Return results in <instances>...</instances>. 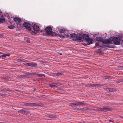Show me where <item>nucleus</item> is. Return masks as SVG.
<instances>
[{"label":"nucleus","mask_w":123,"mask_h":123,"mask_svg":"<svg viewBox=\"0 0 123 123\" xmlns=\"http://www.w3.org/2000/svg\"><path fill=\"white\" fill-rule=\"evenodd\" d=\"M52 28L50 27H47L45 29L46 34L48 35L52 36L54 35V33L52 31Z\"/></svg>","instance_id":"1"},{"label":"nucleus","mask_w":123,"mask_h":123,"mask_svg":"<svg viewBox=\"0 0 123 123\" xmlns=\"http://www.w3.org/2000/svg\"><path fill=\"white\" fill-rule=\"evenodd\" d=\"M32 26L34 30L36 31L37 32H38L39 33H40V32L41 33L43 32V31L40 30L39 26L37 24H34Z\"/></svg>","instance_id":"2"},{"label":"nucleus","mask_w":123,"mask_h":123,"mask_svg":"<svg viewBox=\"0 0 123 123\" xmlns=\"http://www.w3.org/2000/svg\"><path fill=\"white\" fill-rule=\"evenodd\" d=\"M66 35L68 36H70L71 37L73 38H76L77 41L78 40H81L82 39L81 37H79L75 33H72V34H68Z\"/></svg>","instance_id":"3"},{"label":"nucleus","mask_w":123,"mask_h":123,"mask_svg":"<svg viewBox=\"0 0 123 123\" xmlns=\"http://www.w3.org/2000/svg\"><path fill=\"white\" fill-rule=\"evenodd\" d=\"M115 41L113 42L114 44L116 45H118L120 44V38L119 37H114Z\"/></svg>","instance_id":"4"},{"label":"nucleus","mask_w":123,"mask_h":123,"mask_svg":"<svg viewBox=\"0 0 123 123\" xmlns=\"http://www.w3.org/2000/svg\"><path fill=\"white\" fill-rule=\"evenodd\" d=\"M99 110L100 111H103L105 112L111 111V109L108 106H104L102 108H99Z\"/></svg>","instance_id":"5"},{"label":"nucleus","mask_w":123,"mask_h":123,"mask_svg":"<svg viewBox=\"0 0 123 123\" xmlns=\"http://www.w3.org/2000/svg\"><path fill=\"white\" fill-rule=\"evenodd\" d=\"M102 42L103 44H108L111 43V41L107 39H104L102 40Z\"/></svg>","instance_id":"6"},{"label":"nucleus","mask_w":123,"mask_h":123,"mask_svg":"<svg viewBox=\"0 0 123 123\" xmlns=\"http://www.w3.org/2000/svg\"><path fill=\"white\" fill-rule=\"evenodd\" d=\"M49 85L51 87H54L59 86L60 85L59 83H53L49 84Z\"/></svg>","instance_id":"7"},{"label":"nucleus","mask_w":123,"mask_h":123,"mask_svg":"<svg viewBox=\"0 0 123 123\" xmlns=\"http://www.w3.org/2000/svg\"><path fill=\"white\" fill-rule=\"evenodd\" d=\"M86 42L87 43V45H89L92 43V39H91L90 38H89H89L86 39Z\"/></svg>","instance_id":"8"},{"label":"nucleus","mask_w":123,"mask_h":123,"mask_svg":"<svg viewBox=\"0 0 123 123\" xmlns=\"http://www.w3.org/2000/svg\"><path fill=\"white\" fill-rule=\"evenodd\" d=\"M23 25L25 28L27 29L30 27V24L26 22H24L23 24Z\"/></svg>","instance_id":"9"},{"label":"nucleus","mask_w":123,"mask_h":123,"mask_svg":"<svg viewBox=\"0 0 123 123\" xmlns=\"http://www.w3.org/2000/svg\"><path fill=\"white\" fill-rule=\"evenodd\" d=\"M29 107H32L34 106H40V105L38 103H29Z\"/></svg>","instance_id":"10"},{"label":"nucleus","mask_w":123,"mask_h":123,"mask_svg":"<svg viewBox=\"0 0 123 123\" xmlns=\"http://www.w3.org/2000/svg\"><path fill=\"white\" fill-rule=\"evenodd\" d=\"M85 105V103L82 102H75V104H74L75 105L74 107H76V106L81 105Z\"/></svg>","instance_id":"11"},{"label":"nucleus","mask_w":123,"mask_h":123,"mask_svg":"<svg viewBox=\"0 0 123 123\" xmlns=\"http://www.w3.org/2000/svg\"><path fill=\"white\" fill-rule=\"evenodd\" d=\"M13 20L16 23L18 22V23H20L21 22L20 19L17 17L14 18L13 19Z\"/></svg>","instance_id":"12"},{"label":"nucleus","mask_w":123,"mask_h":123,"mask_svg":"<svg viewBox=\"0 0 123 123\" xmlns=\"http://www.w3.org/2000/svg\"><path fill=\"white\" fill-rule=\"evenodd\" d=\"M10 55V53H4L3 55L0 56V57H2L3 58H5L6 56H9Z\"/></svg>","instance_id":"13"},{"label":"nucleus","mask_w":123,"mask_h":123,"mask_svg":"<svg viewBox=\"0 0 123 123\" xmlns=\"http://www.w3.org/2000/svg\"><path fill=\"white\" fill-rule=\"evenodd\" d=\"M24 114H28L30 113L29 110L27 108H25L23 109Z\"/></svg>","instance_id":"14"},{"label":"nucleus","mask_w":123,"mask_h":123,"mask_svg":"<svg viewBox=\"0 0 123 123\" xmlns=\"http://www.w3.org/2000/svg\"><path fill=\"white\" fill-rule=\"evenodd\" d=\"M82 37L84 39H85L86 40L88 38H89V37L88 35L84 34L83 35Z\"/></svg>","instance_id":"15"},{"label":"nucleus","mask_w":123,"mask_h":123,"mask_svg":"<svg viewBox=\"0 0 123 123\" xmlns=\"http://www.w3.org/2000/svg\"><path fill=\"white\" fill-rule=\"evenodd\" d=\"M62 74V73L59 72L57 73H53V76H58L61 75Z\"/></svg>","instance_id":"16"},{"label":"nucleus","mask_w":123,"mask_h":123,"mask_svg":"<svg viewBox=\"0 0 123 123\" xmlns=\"http://www.w3.org/2000/svg\"><path fill=\"white\" fill-rule=\"evenodd\" d=\"M2 78L5 80L10 81V77H3Z\"/></svg>","instance_id":"17"},{"label":"nucleus","mask_w":123,"mask_h":123,"mask_svg":"<svg viewBox=\"0 0 123 123\" xmlns=\"http://www.w3.org/2000/svg\"><path fill=\"white\" fill-rule=\"evenodd\" d=\"M31 67H33L35 68H37V63L33 62H31Z\"/></svg>","instance_id":"18"},{"label":"nucleus","mask_w":123,"mask_h":123,"mask_svg":"<svg viewBox=\"0 0 123 123\" xmlns=\"http://www.w3.org/2000/svg\"><path fill=\"white\" fill-rule=\"evenodd\" d=\"M5 21V19L3 17H0V23H3Z\"/></svg>","instance_id":"19"},{"label":"nucleus","mask_w":123,"mask_h":123,"mask_svg":"<svg viewBox=\"0 0 123 123\" xmlns=\"http://www.w3.org/2000/svg\"><path fill=\"white\" fill-rule=\"evenodd\" d=\"M7 27L9 29H13L15 27V26L14 25H10L8 26Z\"/></svg>","instance_id":"20"},{"label":"nucleus","mask_w":123,"mask_h":123,"mask_svg":"<svg viewBox=\"0 0 123 123\" xmlns=\"http://www.w3.org/2000/svg\"><path fill=\"white\" fill-rule=\"evenodd\" d=\"M96 40L97 41L101 42L102 41V39L100 37H96Z\"/></svg>","instance_id":"21"},{"label":"nucleus","mask_w":123,"mask_h":123,"mask_svg":"<svg viewBox=\"0 0 123 123\" xmlns=\"http://www.w3.org/2000/svg\"><path fill=\"white\" fill-rule=\"evenodd\" d=\"M109 92H114L116 91V90L113 88H110Z\"/></svg>","instance_id":"22"},{"label":"nucleus","mask_w":123,"mask_h":123,"mask_svg":"<svg viewBox=\"0 0 123 123\" xmlns=\"http://www.w3.org/2000/svg\"><path fill=\"white\" fill-rule=\"evenodd\" d=\"M36 74L38 76H39L40 77H42V76H45V75L44 74H41L39 73H37Z\"/></svg>","instance_id":"23"},{"label":"nucleus","mask_w":123,"mask_h":123,"mask_svg":"<svg viewBox=\"0 0 123 123\" xmlns=\"http://www.w3.org/2000/svg\"><path fill=\"white\" fill-rule=\"evenodd\" d=\"M29 103H25L24 104V105L25 106H27L29 107Z\"/></svg>","instance_id":"24"},{"label":"nucleus","mask_w":123,"mask_h":123,"mask_svg":"<svg viewBox=\"0 0 123 123\" xmlns=\"http://www.w3.org/2000/svg\"><path fill=\"white\" fill-rule=\"evenodd\" d=\"M25 40L28 43H29L30 42V40L29 38H25Z\"/></svg>","instance_id":"25"},{"label":"nucleus","mask_w":123,"mask_h":123,"mask_svg":"<svg viewBox=\"0 0 123 123\" xmlns=\"http://www.w3.org/2000/svg\"><path fill=\"white\" fill-rule=\"evenodd\" d=\"M65 31L64 30L61 29L60 30V32L61 33H64Z\"/></svg>","instance_id":"26"},{"label":"nucleus","mask_w":123,"mask_h":123,"mask_svg":"<svg viewBox=\"0 0 123 123\" xmlns=\"http://www.w3.org/2000/svg\"><path fill=\"white\" fill-rule=\"evenodd\" d=\"M95 87H98L102 86V85L100 84H95Z\"/></svg>","instance_id":"27"},{"label":"nucleus","mask_w":123,"mask_h":123,"mask_svg":"<svg viewBox=\"0 0 123 123\" xmlns=\"http://www.w3.org/2000/svg\"><path fill=\"white\" fill-rule=\"evenodd\" d=\"M19 112L20 113L24 114L23 109H21L19 111Z\"/></svg>","instance_id":"28"},{"label":"nucleus","mask_w":123,"mask_h":123,"mask_svg":"<svg viewBox=\"0 0 123 123\" xmlns=\"http://www.w3.org/2000/svg\"><path fill=\"white\" fill-rule=\"evenodd\" d=\"M31 33L33 35H35L36 34V33L34 31H32L31 32Z\"/></svg>","instance_id":"29"},{"label":"nucleus","mask_w":123,"mask_h":123,"mask_svg":"<svg viewBox=\"0 0 123 123\" xmlns=\"http://www.w3.org/2000/svg\"><path fill=\"white\" fill-rule=\"evenodd\" d=\"M40 79L38 78H37L35 79H33V80L34 81H38L40 80Z\"/></svg>","instance_id":"30"},{"label":"nucleus","mask_w":123,"mask_h":123,"mask_svg":"<svg viewBox=\"0 0 123 123\" xmlns=\"http://www.w3.org/2000/svg\"><path fill=\"white\" fill-rule=\"evenodd\" d=\"M92 86L93 87H95V84H92L91 85H89L88 86Z\"/></svg>","instance_id":"31"},{"label":"nucleus","mask_w":123,"mask_h":123,"mask_svg":"<svg viewBox=\"0 0 123 123\" xmlns=\"http://www.w3.org/2000/svg\"><path fill=\"white\" fill-rule=\"evenodd\" d=\"M17 61L18 62H21L22 59H18L17 60Z\"/></svg>","instance_id":"32"},{"label":"nucleus","mask_w":123,"mask_h":123,"mask_svg":"<svg viewBox=\"0 0 123 123\" xmlns=\"http://www.w3.org/2000/svg\"><path fill=\"white\" fill-rule=\"evenodd\" d=\"M75 104V103H72L70 104V105L72 106H74V105Z\"/></svg>","instance_id":"33"},{"label":"nucleus","mask_w":123,"mask_h":123,"mask_svg":"<svg viewBox=\"0 0 123 123\" xmlns=\"http://www.w3.org/2000/svg\"><path fill=\"white\" fill-rule=\"evenodd\" d=\"M6 91V90L5 89H2L0 88V91Z\"/></svg>","instance_id":"34"},{"label":"nucleus","mask_w":123,"mask_h":123,"mask_svg":"<svg viewBox=\"0 0 123 123\" xmlns=\"http://www.w3.org/2000/svg\"><path fill=\"white\" fill-rule=\"evenodd\" d=\"M22 61H21V62H25L26 60L24 59H22Z\"/></svg>","instance_id":"35"},{"label":"nucleus","mask_w":123,"mask_h":123,"mask_svg":"<svg viewBox=\"0 0 123 123\" xmlns=\"http://www.w3.org/2000/svg\"><path fill=\"white\" fill-rule=\"evenodd\" d=\"M31 62L30 63H28V66L31 67Z\"/></svg>","instance_id":"36"},{"label":"nucleus","mask_w":123,"mask_h":123,"mask_svg":"<svg viewBox=\"0 0 123 123\" xmlns=\"http://www.w3.org/2000/svg\"><path fill=\"white\" fill-rule=\"evenodd\" d=\"M110 88H107V89H106V91L107 92L109 91V90H110Z\"/></svg>","instance_id":"37"},{"label":"nucleus","mask_w":123,"mask_h":123,"mask_svg":"<svg viewBox=\"0 0 123 123\" xmlns=\"http://www.w3.org/2000/svg\"><path fill=\"white\" fill-rule=\"evenodd\" d=\"M36 72H34V73H31V74H36Z\"/></svg>","instance_id":"38"},{"label":"nucleus","mask_w":123,"mask_h":123,"mask_svg":"<svg viewBox=\"0 0 123 123\" xmlns=\"http://www.w3.org/2000/svg\"><path fill=\"white\" fill-rule=\"evenodd\" d=\"M109 122H113V121L112 120H110L109 121Z\"/></svg>","instance_id":"39"},{"label":"nucleus","mask_w":123,"mask_h":123,"mask_svg":"<svg viewBox=\"0 0 123 123\" xmlns=\"http://www.w3.org/2000/svg\"><path fill=\"white\" fill-rule=\"evenodd\" d=\"M28 63H26V64H24L25 65H26V66H27L28 65Z\"/></svg>","instance_id":"40"},{"label":"nucleus","mask_w":123,"mask_h":123,"mask_svg":"<svg viewBox=\"0 0 123 123\" xmlns=\"http://www.w3.org/2000/svg\"><path fill=\"white\" fill-rule=\"evenodd\" d=\"M108 77L107 76H105V79H108Z\"/></svg>","instance_id":"41"},{"label":"nucleus","mask_w":123,"mask_h":123,"mask_svg":"<svg viewBox=\"0 0 123 123\" xmlns=\"http://www.w3.org/2000/svg\"><path fill=\"white\" fill-rule=\"evenodd\" d=\"M2 14V12L1 11V10H0V15H1Z\"/></svg>","instance_id":"42"},{"label":"nucleus","mask_w":123,"mask_h":123,"mask_svg":"<svg viewBox=\"0 0 123 123\" xmlns=\"http://www.w3.org/2000/svg\"><path fill=\"white\" fill-rule=\"evenodd\" d=\"M59 54H60V55H62V53H59Z\"/></svg>","instance_id":"43"},{"label":"nucleus","mask_w":123,"mask_h":123,"mask_svg":"<svg viewBox=\"0 0 123 123\" xmlns=\"http://www.w3.org/2000/svg\"><path fill=\"white\" fill-rule=\"evenodd\" d=\"M62 37L63 38V37H64V36L63 35H62Z\"/></svg>","instance_id":"44"},{"label":"nucleus","mask_w":123,"mask_h":123,"mask_svg":"<svg viewBox=\"0 0 123 123\" xmlns=\"http://www.w3.org/2000/svg\"><path fill=\"white\" fill-rule=\"evenodd\" d=\"M85 123L84 122H83L80 123Z\"/></svg>","instance_id":"45"},{"label":"nucleus","mask_w":123,"mask_h":123,"mask_svg":"<svg viewBox=\"0 0 123 123\" xmlns=\"http://www.w3.org/2000/svg\"><path fill=\"white\" fill-rule=\"evenodd\" d=\"M1 96V94H0V96Z\"/></svg>","instance_id":"46"},{"label":"nucleus","mask_w":123,"mask_h":123,"mask_svg":"<svg viewBox=\"0 0 123 123\" xmlns=\"http://www.w3.org/2000/svg\"><path fill=\"white\" fill-rule=\"evenodd\" d=\"M97 47H99V46H97Z\"/></svg>","instance_id":"47"},{"label":"nucleus","mask_w":123,"mask_h":123,"mask_svg":"<svg viewBox=\"0 0 123 123\" xmlns=\"http://www.w3.org/2000/svg\"><path fill=\"white\" fill-rule=\"evenodd\" d=\"M122 101H123V99L122 100Z\"/></svg>","instance_id":"48"}]
</instances>
